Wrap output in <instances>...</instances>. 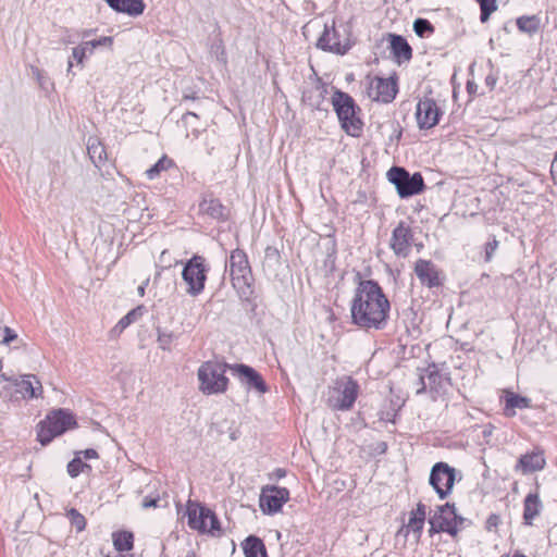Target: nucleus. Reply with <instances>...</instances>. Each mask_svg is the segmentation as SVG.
<instances>
[{
	"instance_id": "23",
	"label": "nucleus",
	"mask_w": 557,
	"mask_h": 557,
	"mask_svg": "<svg viewBox=\"0 0 557 557\" xmlns=\"http://www.w3.org/2000/svg\"><path fill=\"white\" fill-rule=\"evenodd\" d=\"M108 5L116 12L126 13L129 16H138L145 10L144 0H106Z\"/></svg>"
},
{
	"instance_id": "39",
	"label": "nucleus",
	"mask_w": 557,
	"mask_h": 557,
	"mask_svg": "<svg viewBox=\"0 0 557 557\" xmlns=\"http://www.w3.org/2000/svg\"><path fill=\"white\" fill-rule=\"evenodd\" d=\"M197 121L198 115L194 112H186L182 117V122L184 123V125L186 127H190V133L195 136H197L199 133L198 126L196 125Z\"/></svg>"
},
{
	"instance_id": "50",
	"label": "nucleus",
	"mask_w": 557,
	"mask_h": 557,
	"mask_svg": "<svg viewBox=\"0 0 557 557\" xmlns=\"http://www.w3.org/2000/svg\"><path fill=\"white\" fill-rule=\"evenodd\" d=\"M449 518L451 519V521H454L456 528H458L460 530V527L465 522V518L459 516L457 512H455L454 515L449 516Z\"/></svg>"
},
{
	"instance_id": "2",
	"label": "nucleus",
	"mask_w": 557,
	"mask_h": 557,
	"mask_svg": "<svg viewBox=\"0 0 557 557\" xmlns=\"http://www.w3.org/2000/svg\"><path fill=\"white\" fill-rule=\"evenodd\" d=\"M228 267L232 285L238 297L243 301H250L253 295V276L246 252L234 249L230 256Z\"/></svg>"
},
{
	"instance_id": "42",
	"label": "nucleus",
	"mask_w": 557,
	"mask_h": 557,
	"mask_svg": "<svg viewBox=\"0 0 557 557\" xmlns=\"http://www.w3.org/2000/svg\"><path fill=\"white\" fill-rule=\"evenodd\" d=\"M425 380H426V377L423 372V369H418V377L414 382L417 395L425 393L426 387H428V383L425 382Z\"/></svg>"
},
{
	"instance_id": "57",
	"label": "nucleus",
	"mask_w": 557,
	"mask_h": 557,
	"mask_svg": "<svg viewBox=\"0 0 557 557\" xmlns=\"http://www.w3.org/2000/svg\"><path fill=\"white\" fill-rule=\"evenodd\" d=\"M92 33H94V30H92V29H85V30L82 33V36H83L84 38H86V37L91 36V34H92Z\"/></svg>"
},
{
	"instance_id": "41",
	"label": "nucleus",
	"mask_w": 557,
	"mask_h": 557,
	"mask_svg": "<svg viewBox=\"0 0 557 557\" xmlns=\"http://www.w3.org/2000/svg\"><path fill=\"white\" fill-rule=\"evenodd\" d=\"M86 48H88V44L82 42L77 47L72 50V58L77 62V64H83L86 58Z\"/></svg>"
},
{
	"instance_id": "34",
	"label": "nucleus",
	"mask_w": 557,
	"mask_h": 557,
	"mask_svg": "<svg viewBox=\"0 0 557 557\" xmlns=\"http://www.w3.org/2000/svg\"><path fill=\"white\" fill-rule=\"evenodd\" d=\"M173 165H174L173 160L168 158L166 156H163L151 168H149L146 171V175L149 180H153L157 176H159L162 171H165Z\"/></svg>"
},
{
	"instance_id": "36",
	"label": "nucleus",
	"mask_w": 557,
	"mask_h": 557,
	"mask_svg": "<svg viewBox=\"0 0 557 557\" xmlns=\"http://www.w3.org/2000/svg\"><path fill=\"white\" fill-rule=\"evenodd\" d=\"M475 1L479 3L480 10H481L480 21L482 23H486L490 20L491 14L498 9L497 0H475Z\"/></svg>"
},
{
	"instance_id": "28",
	"label": "nucleus",
	"mask_w": 557,
	"mask_h": 557,
	"mask_svg": "<svg viewBox=\"0 0 557 557\" xmlns=\"http://www.w3.org/2000/svg\"><path fill=\"white\" fill-rule=\"evenodd\" d=\"M523 520L527 525H532L534 518L540 513L541 500L537 494H529L524 498Z\"/></svg>"
},
{
	"instance_id": "1",
	"label": "nucleus",
	"mask_w": 557,
	"mask_h": 557,
	"mask_svg": "<svg viewBox=\"0 0 557 557\" xmlns=\"http://www.w3.org/2000/svg\"><path fill=\"white\" fill-rule=\"evenodd\" d=\"M391 304L376 281H359L350 301L351 322L364 331H380L388 322Z\"/></svg>"
},
{
	"instance_id": "20",
	"label": "nucleus",
	"mask_w": 557,
	"mask_h": 557,
	"mask_svg": "<svg viewBox=\"0 0 557 557\" xmlns=\"http://www.w3.org/2000/svg\"><path fill=\"white\" fill-rule=\"evenodd\" d=\"M545 465L546 460L544 451L535 449L519 458L518 463L516 465V470H521L523 473H531L544 469Z\"/></svg>"
},
{
	"instance_id": "55",
	"label": "nucleus",
	"mask_w": 557,
	"mask_h": 557,
	"mask_svg": "<svg viewBox=\"0 0 557 557\" xmlns=\"http://www.w3.org/2000/svg\"><path fill=\"white\" fill-rule=\"evenodd\" d=\"M274 473H275L276 478H278V479L285 476V470H283V469H276Z\"/></svg>"
},
{
	"instance_id": "54",
	"label": "nucleus",
	"mask_w": 557,
	"mask_h": 557,
	"mask_svg": "<svg viewBox=\"0 0 557 557\" xmlns=\"http://www.w3.org/2000/svg\"><path fill=\"white\" fill-rule=\"evenodd\" d=\"M148 282H149V280H146L143 285L138 286L137 293H138L139 296L143 297L145 295V288L148 285Z\"/></svg>"
},
{
	"instance_id": "52",
	"label": "nucleus",
	"mask_w": 557,
	"mask_h": 557,
	"mask_svg": "<svg viewBox=\"0 0 557 557\" xmlns=\"http://www.w3.org/2000/svg\"><path fill=\"white\" fill-rule=\"evenodd\" d=\"M552 174H553L554 178L557 181V151H556L555 158L552 162Z\"/></svg>"
},
{
	"instance_id": "31",
	"label": "nucleus",
	"mask_w": 557,
	"mask_h": 557,
	"mask_svg": "<svg viewBox=\"0 0 557 557\" xmlns=\"http://www.w3.org/2000/svg\"><path fill=\"white\" fill-rule=\"evenodd\" d=\"M531 400L528 397L515 394V393H508L506 396V411L507 416H513L515 408L518 409H524L530 407Z\"/></svg>"
},
{
	"instance_id": "35",
	"label": "nucleus",
	"mask_w": 557,
	"mask_h": 557,
	"mask_svg": "<svg viewBox=\"0 0 557 557\" xmlns=\"http://www.w3.org/2000/svg\"><path fill=\"white\" fill-rule=\"evenodd\" d=\"M157 332H158L157 343L159 345V348L162 350L170 351L173 342L178 338V335L174 334L171 331H164L161 329H158Z\"/></svg>"
},
{
	"instance_id": "13",
	"label": "nucleus",
	"mask_w": 557,
	"mask_h": 557,
	"mask_svg": "<svg viewBox=\"0 0 557 557\" xmlns=\"http://www.w3.org/2000/svg\"><path fill=\"white\" fill-rule=\"evenodd\" d=\"M412 243V228L405 221H400L392 232L389 248L398 258H407L410 255Z\"/></svg>"
},
{
	"instance_id": "17",
	"label": "nucleus",
	"mask_w": 557,
	"mask_h": 557,
	"mask_svg": "<svg viewBox=\"0 0 557 557\" xmlns=\"http://www.w3.org/2000/svg\"><path fill=\"white\" fill-rule=\"evenodd\" d=\"M15 393L23 399L30 400L42 397L44 388L39 379L35 374H20L14 380Z\"/></svg>"
},
{
	"instance_id": "49",
	"label": "nucleus",
	"mask_w": 557,
	"mask_h": 557,
	"mask_svg": "<svg viewBox=\"0 0 557 557\" xmlns=\"http://www.w3.org/2000/svg\"><path fill=\"white\" fill-rule=\"evenodd\" d=\"M499 522V517L497 515L492 513L486 520V528L491 530L493 527H497Z\"/></svg>"
},
{
	"instance_id": "33",
	"label": "nucleus",
	"mask_w": 557,
	"mask_h": 557,
	"mask_svg": "<svg viewBox=\"0 0 557 557\" xmlns=\"http://www.w3.org/2000/svg\"><path fill=\"white\" fill-rule=\"evenodd\" d=\"M91 471V467L84 462L82 457L75 454V457L67 463V473L71 478H76L81 473Z\"/></svg>"
},
{
	"instance_id": "40",
	"label": "nucleus",
	"mask_w": 557,
	"mask_h": 557,
	"mask_svg": "<svg viewBox=\"0 0 557 557\" xmlns=\"http://www.w3.org/2000/svg\"><path fill=\"white\" fill-rule=\"evenodd\" d=\"M85 44H88L89 54H92L94 50L98 47H110L113 42V38L109 36L101 37L99 39L84 41Z\"/></svg>"
},
{
	"instance_id": "30",
	"label": "nucleus",
	"mask_w": 557,
	"mask_h": 557,
	"mask_svg": "<svg viewBox=\"0 0 557 557\" xmlns=\"http://www.w3.org/2000/svg\"><path fill=\"white\" fill-rule=\"evenodd\" d=\"M113 545L117 552H128L134 546V535L129 531H119L112 534Z\"/></svg>"
},
{
	"instance_id": "47",
	"label": "nucleus",
	"mask_w": 557,
	"mask_h": 557,
	"mask_svg": "<svg viewBox=\"0 0 557 557\" xmlns=\"http://www.w3.org/2000/svg\"><path fill=\"white\" fill-rule=\"evenodd\" d=\"M497 79H498V77L494 73H490L485 77V85L490 88V90H493L495 88Z\"/></svg>"
},
{
	"instance_id": "37",
	"label": "nucleus",
	"mask_w": 557,
	"mask_h": 557,
	"mask_svg": "<svg viewBox=\"0 0 557 557\" xmlns=\"http://www.w3.org/2000/svg\"><path fill=\"white\" fill-rule=\"evenodd\" d=\"M66 517L70 520L72 527L76 529L77 532H82L86 528V518L75 508H71L66 511Z\"/></svg>"
},
{
	"instance_id": "43",
	"label": "nucleus",
	"mask_w": 557,
	"mask_h": 557,
	"mask_svg": "<svg viewBox=\"0 0 557 557\" xmlns=\"http://www.w3.org/2000/svg\"><path fill=\"white\" fill-rule=\"evenodd\" d=\"M498 247V242L495 237L492 240H488L485 245V261H491L493 253Z\"/></svg>"
},
{
	"instance_id": "38",
	"label": "nucleus",
	"mask_w": 557,
	"mask_h": 557,
	"mask_svg": "<svg viewBox=\"0 0 557 557\" xmlns=\"http://www.w3.org/2000/svg\"><path fill=\"white\" fill-rule=\"evenodd\" d=\"M413 30L419 37H428L434 33V26L425 18H417L413 22Z\"/></svg>"
},
{
	"instance_id": "48",
	"label": "nucleus",
	"mask_w": 557,
	"mask_h": 557,
	"mask_svg": "<svg viewBox=\"0 0 557 557\" xmlns=\"http://www.w3.org/2000/svg\"><path fill=\"white\" fill-rule=\"evenodd\" d=\"M437 509L443 510V512H446L448 516L454 515L456 511L455 504L446 503L445 505L438 506Z\"/></svg>"
},
{
	"instance_id": "56",
	"label": "nucleus",
	"mask_w": 557,
	"mask_h": 557,
	"mask_svg": "<svg viewBox=\"0 0 557 557\" xmlns=\"http://www.w3.org/2000/svg\"><path fill=\"white\" fill-rule=\"evenodd\" d=\"M184 552H185V554H184V556H183V557H196L195 552H194V550H191V549H187V550H184ZM165 557H166V556H165Z\"/></svg>"
},
{
	"instance_id": "62",
	"label": "nucleus",
	"mask_w": 557,
	"mask_h": 557,
	"mask_svg": "<svg viewBox=\"0 0 557 557\" xmlns=\"http://www.w3.org/2000/svg\"><path fill=\"white\" fill-rule=\"evenodd\" d=\"M122 557H133V555H124V556H122Z\"/></svg>"
},
{
	"instance_id": "9",
	"label": "nucleus",
	"mask_w": 557,
	"mask_h": 557,
	"mask_svg": "<svg viewBox=\"0 0 557 557\" xmlns=\"http://www.w3.org/2000/svg\"><path fill=\"white\" fill-rule=\"evenodd\" d=\"M317 46L324 51L344 55L351 48V41L345 26L335 27L333 24L325 25Z\"/></svg>"
},
{
	"instance_id": "3",
	"label": "nucleus",
	"mask_w": 557,
	"mask_h": 557,
	"mask_svg": "<svg viewBox=\"0 0 557 557\" xmlns=\"http://www.w3.org/2000/svg\"><path fill=\"white\" fill-rule=\"evenodd\" d=\"M233 364L224 361L208 360L203 362L198 371L199 389L206 395L222 394L227 389L228 379L225 376L227 369Z\"/></svg>"
},
{
	"instance_id": "6",
	"label": "nucleus",
	"mask_w": 557,
	"mask_h": 557,
	"mask_svg": "<svg viewBox=\"0 0 557 557\" xmlns=\"http://www.w3.org/2000/svg\"><path fill=\"white\" fill-rule=\"evenodd\" d=\"M208 271L206 259L199 255H194L184 264L182 278L187 284L188 295L196 297L203 292Z\"/></svg>"
},
{
	"instance_id": "59",
	"label": "nucleus",
	"mask_w": 557,
	"mask_h": 557,
	"mask_svg": "<svg viewBox=\"0 0 557 557\" xmlns=\"http://www.w3.org/2000/svg\"><path fill=\"white\" fill-rule=\"evenodd\" d=\"M483 433H484V435H485V436H486V435H488V434H491V432H490V431H486V430H485Z\"/></svg>"
},
{
	"instance_id": "27",
	"label": "nucleus",
	"mask_w": 557,
	"mask_h": 557,
	"mask_svg": "<svg viewBox=\"0 0 557 557\" xmlns=\"http://www.w3.org/2000/svg\"><path fill=\"white\" fill-rule=\"evenodd\" d=\"M426 516V506L423 503H418L414 510L410 512L407 528L416 533L418 537L421 535Z\"/></svg>"
},
{
	"instance_id": "29",
	"label": "nucleus",
	"mask_w": 557,
	"mask_h": 557,
	"mask_svg": "<svg viewBox=\"0 0 557 557\" xmlns=\"http://www.w3.org/2000/svg\"><path fill=\"white\" fill-rule=\"evenodd\" d=\"M517 27L520 32L533 35L539 32L541 20L536 15H523L517 18Z\"/></svg>"
},
{
	"instance_id": "14",
	"label": "nucleus",
	"mask_w": 557,
	"mask_h": 557,
	"mask_svg": "<svg viewBox=\"0 0 557 557\" xmlns=\"http://www.w3.org/2000/svg\"><path fill=\"white\" fill-rule=\"evenodd\" d=\"M398 91L396 77L382 78L375 76L371 79L369 86V97L375 101H382L384 103L392 102Z\"/></svg>"
},
{
	"instance_id": "12",
	"label": "nucleus",
	"mask_w": 557,
	"mask_h": 557,
	"mask_svg": "<svg viewBox=\"0 0 557 557\" xmlns=\"http://www.w3.org/2000/svg\"><path fill=\"white\" fill-rule=\"evenodd\" d=\"M289 499V491L286 487L265 485L261 488L259 506L264 513L278 512Z\"/></svg>"
},
{
	"instance_id": "26",
	"label": "nucleus",
	"mask_w": 557,
	"mask_h": 557,
	"mask_svg": "<svg viewBox=\"0 0 557 557\" xmlns=\"http://www.w3.org/2000/svg\"><path fill=\"white\" fill-rule=\"evenodd\" d=\"M423 372L428 380V387L430 392L438 394L443 389L444 383L448 379L444 377V375L440 373L437 367L434 363L424 368Z\"/></svg>"
},
{
	"instance_id": "51",
	"label": "nucleus",
	"mask_w": 557,
	"mask_h": 557,
	"mask_svg": "<svg viewBox=\"0 0 557 557\" xmlns=\"http://www.w3.org/2000/svg\"><path fill=\"white\" fill-rule=\"evenodd\" d=\"M265 257L267 258H272V257L278 258V250L274 247L269 246L265 248Z\"/></svg>"
},
{
	"instance_id": "25",
	"label": "nucleus",
	"mask_w": 557,
	"mask_h": 557,
	"mask_svg": "<svg viewBox=\"0 0 557 557\" xmlns=\"http://www.w3.org/2000/svg\"><path fill=\"white\" fill-rule=\"evenodd\" d=\"M87 152L96 168H100L107 160L103 144L96 137H90L87 143Z\"/></svg>"
},
{
	"instance_id": "5",
	"label": "nucleus",
	"mask_w": 557,
	"mask_h": 557,
	"mask_svg": "<svg viewBox=\"0 0 557 557\" xmlns=\"http://www.w3.org/2000/svg\"><path fill=\"white\" fill-rule=\"evenodd\" d=\"M75 426L76 419L71 411L62 408L57 409L50 412L46 419L39 423L37 437L42 445H47L55 436H59Z\"/></svg>"
},
{
	"instance_id": "10",
	"label": "nucleus",
	"mask_w": 557,
	"mask_h": 557,
	"mask_svg": "<svg viewBox=\"0 0 557 557\" xmlns=\"http://www.w3.org/2000/svg\"><path fill=\"white\" fill-rule=\"evenodd\" d=\"M359 385L351 377L337 383L330 395L329 406L334 410H349L358 396Z\"/></svg>"
},
{
	"instance_id": "22",
	"label": "nucleus",
	"mask_w": 557,
	"mask_h": 557,
	"mask_svg": "<svg viewBox=\"0 0 557 557\" xmlns=\"http://www.w3.org/2000/svg\"><path fill=\"white\" fill-rule=\"evenodd\" d=\"M199 212L218 221H225L228 216L227 209L221 201L211 196H205L199 203Z\"/></svg>"
},
{
	"instance_id": "21",
	"label": "nucleus",
	"mask_w": 557,
	"mask_h": 557,
	"mask_svg": "<svg viewBox=\"0 0 557 557\" xmlns=\"http://www.w3.org/2000/svg\"><path fill=\"white\" fill-rule=\"evenodd\" d=\"M388 41L391 53L397 63L409 61L412 58V49L405 37L397 34H388Z\"/></svg>"
},
{
	"instance_id": "4",
	"label": "nucleus",
	"mask_w": 557,
	"mask_h": 557,
	"mask_svg": "<svg viewBox=\"0 0 557 557\" xmlns=\"http://www.w3.org/2000/svg\"><path fill=\"white\" fill-rule=\"evenodd\" d=\"M332 104L341 122L342 128L349 135L357 137L362 131L363 123L357 116L355 100L348 94L336 90L332 96Z\"/></svg>"
},
{
	"instance_id": "58",
	"label": "nucleus",
	"mask_w": 557,
	"mask_h": 557,
	"mask_svg": "<svg viewBox=\"0 0 557 557\" xmlns=\"http://www.w3.org/2000/svg\"><path fill=\"white\" fill-rule=\"evenodd\" d=\"M72 67H73V62L71 60H69V63H67V73H72Z\"/></svg>"
},
{
	"instance_id": "45",
	"label": "nucleus",
	"mask_w": 557,
	"mask_h": 557,
	"mask_svg": "<svg viewBox=\"0 0 557 557\" xmlns=\"http://www.w3.org/2000/svg\"><path fill=\"white\" fill-rule=\"evenodd\" d=\"M76 455L81 456L82 459H96L99 457L97 450H95L94 448L77 451Z\"/></svg>"
},
{
	"instance_id": "60",
	"label": "nucleus",
	"mask_w": 557,
	"mask_h": 557,
	"mask_svg": "<svg viewBox=\"0 0 557 557\" xmlns=\"http://www.w3.org/2000/svg\"><path fill=\"white\" fill-rule=\"evenodd\" d=\"M89 49H90V46L88 48H86V55L89 54Z\"/></svg>"
},
{
	"instance_id": "19",
	"label": "nucleus",
	"mask_w": 557,
	"mask_h": 557,
	"mask_svg": "<svg viewBox=\"0 0 557 557\" xmlns=\"http://www.w3.org/2000/svg\"><path fill=\"white\" fill-rule=\"evenodd\" d=\"M414 273L421 284L428 287H435L441 284L438 272L435 265L429 260L419 259L416 262Z\"/></svg>"
},
{
	"instance_id": "15",
	"label": "nucleus",
	"mask_w": 557,
	"mask_h": 557,
	"mask_svg": "<svg viewBox=\"0 0 557 557\" xmlns=\"http://www.w3.org/2000/svg\"><path fill=\"white\" fill-rule=\"evenodd\" d=\"M442 111L436 101L424 97L417 104L416 119L420 129H430L440 122Z\"/></svg>"
},
{
	"instance_id": "63",
	"label": "nucleus",
	"mask_w": 557,
	"mask_h": 557,
	"mask_svg": "<svg viewBox=\"0 0 557 557\" xmlns=\"http://www.w3.org/2000/svg\"><path fill=\"white\" fill-rule=\"evenodd\" d=\"M2 369V361L0 360V370Z\"/></svg>"
},
{
	"instance_id": "11",
	"label": "nucleus",
	"mask_w": 557,
	"mask_h": 557,
	"mask_svg": "<svg viewBox=\"0 0 557 557\" xmlns=\"http://www.w3.org/2000/svg\"><path fill=\"white\" fill-rule=\"evenodd\" d=\"M455 480V468L445 462H437L432 467L429 482L441 499L450 494Z\"/></svg>"
},
{
	"instance_id": "7",
	"label": "nucleus",
	"mask_w": 557,
	"mask_h": 557,
	"mask_svg": "<svg viewBox=\"0 0 557 557\" xmlns=\"http://www.w3.org/2000/svg\"><path fill=\"white\" fill-rule=\"evenodd\" d=\"M400 198H408L423 191L425 185L420 173L410 174L404 168L394 166L387 173Z\"/></svg>"
},
{
	"instance_id": "61",
	"label": "nucleus",
	"mask_w": 557,
	"mask_h": 557,
	"mask_svg": "<svg viewBox=\"0 0 557 557\" xmlns=\"http://www.w3.org/2000/svg\"><path fill=\"white\" fill-rule=\"evenodd\" d=\"M319 91V97L322 98V91L317 89Z\"/></svg>"
},
{
	"instance_id": "18",
	"label": "nucleus",
	"mask_w": 557,
	"mask_h": 557,
	"mask_svg": "<svg viewBox=\"0 0 557 557\" xmlns=\"http://www.w3.org/2000/svg\"><path fill=\"white\" fill-rule=\"evenodd\" d=\"M429 533L432 536L435 533H448L450 536L456 537L459 533V529L456 528L454 521L443 510L435 509L434 513L429 518Z\"/></svg>"
},
{
	"instance_id": "44",
	"label": "nucleus",
	"mask_w": 557,
	"mask_h": 557,
	"mask_svg": "<svg viewBox=\"0 0 557 557\" xmlns=\"http://www.w3.org/2000/svg\"><path fill=\"white\" fill-rule=\"evenodd\" d=\"M17 338V334L10 329L9 326H5L3 329V338L1 341L2 344H10L11 342L15 341Z\"/></svg>"
},
{
	"instance_id": "8",
	"label": "nucleus",
	"mask_w": 557,
	"mask_h": 557,
	"mask_svg": "<svg viewBox=\"0 0 557 557\" xmlns=\"http://www.w3.org/2000/svg\"><path fill=\"white\" fill-rule=\"evenodd\" d=\"M186 513L189 528L211 534L221 531L219 519L211 509L197 503L188 502Z\"/></svg>"
},
{
	"instance_id": "24",
	"label": "nucleus",
	"mask_w": 557,
	"mask_h": 557,
	"mask_svg": "<svg viewBox=\"0 0 557 557\" xmlns=\"http://www.w3.org/2000/svg\"><path fill=\"white\" fill-rule=\"evenodd\" d=\"M243 550L245 557H268L263 541L256 535H249L243 542Z\"/></svg>"
},
{
	"instance_id": "16",
	"label": "nucleus",
	"mask_w": 557,
	"mask_h": 557,
	"mask_svg": "<svg viewBox=\"0 0 557 557\" xmlns=\"http://www.w3.org/2000/svg\"><path fill=\"white\" fill-rule=\"evenodd\" d=\"M231 370L236 374L242 383L247 386V388L256 389L260 394H264L268 392V385L262 379V376L250 366L238 363L233 364Z\"/></svg>"
},
{
	"instance_id": "46",
	"label": "nucleus",
	"mask_w": 557,
	"mask_h": 557,
	"mask_svg": "<svg viewBox=\"0 0 557 557\" xmlns=\"http://www.w3.org/2000/svg\"><path fill=\"white\" fill-rule=\"evenodd\" d=\"M159 497H150L146 496L143 500V507L144 508H151V507H158Z\"/></svg>"
},
{
	"instance_id": "32",
	"label": "nucleus",
	"mask_w": 557,
	"mask_h": 557,
	"mask_svg": "<svg viewBox=\"0 0 557 557\" xmlns=\"http://www.w3.org/2000/svg\"><path fill=\"white\" fill-rule=\"evenodd\" d=\"M143 315V307L138 306L128 311L112 329V333L121 334L127 326L137 321Z\"/></svg>"
},
{
	"instance_id": "53",
	"label": "nucleus",
	"mask_w": 557,
	"mask_h": 557,
	"mask_svg": "<svg viewBox=\"0 0 557 557\" xmlns=\"http://www.w3.org/2000/svg\"><path fill=\"white\" fill-rule=\"evenodd\" d=\"M0 380L10 382L14 386V380H16V376H8L5 373H2L0 375Z\"/></svg>"
}]
</instances>
